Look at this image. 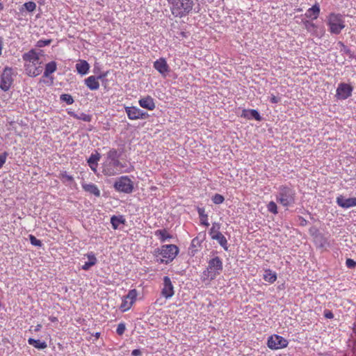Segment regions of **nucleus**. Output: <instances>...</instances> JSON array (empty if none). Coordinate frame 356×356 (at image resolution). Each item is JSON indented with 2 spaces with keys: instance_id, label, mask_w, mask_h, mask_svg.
<instances>
[{
  "instance_id": "53",
  "label": "nucleus",
  "mask_w": 356,
  "mask_h": 356,
  "mask_svg": "<svg viewBox=\"0 0 356 356\" xmlns=\"http://www.w3.org/2000/svg\"><path fill=\"white\" fill-rule=\"evenodd\" d=\"M94 337H95L96 339H99V337H100V332H96L94 334Z\"/></svg>"
},
{
  "instance_id": "31",
  "label": "nucleus",
  "mask_w": 356,
  "mask_h": 356,
  "mask_svg": "<svg viewBox=\"0 0 356 356\" xmlns=\"http://www.w3.org/2000/svg\"><path fill=\"white\" fill-rule=\"evenodd\" d=\"M111 223L114 229H118L120 225L125 223V219L123 216H113L111 218Z\"/></svg>"
},
{
  "instance_id": "30",
  "label": "nucleus",
  "mask_w": 356,
  "mask_h": 356,
  "mask_svg": "<svg viewBox=\"0 0 356 356\" xmlns=\"http://www.w3.org/2000/svg\"><path fill=\"white\" fill-rule=\"evenodd\" d=\"M263 279L266 281V282H268L269 283H273L276 281L277 280V274L275 272L270 270V269H266L264 271V275H263Z\"/></svg>"
},
{
  "instance_id": "52",
  "label": "nucleus",
  "mask_w": 356,
  "mask_h": 356,
  "mask_svg": "<svg viewBox=\"0 0 356 356\" xmlns=\"http://www.w3.org/2000/svg\"><path fill=\"white\" fill-rule=\"evenodd\" d=\"M49 320H50L51 322H56V321H57V318H56V317H50V318H49Z\"/></svg>"
},
{
  "instance_id": "42",
  "label": "nucleus",
  "mask_w": 356,
  "mask_h": 356,
  "mask_svg": "<svg viewBox=\"0 0 356 356\" xmlns=\"http://www.w3.org/2000/svg\"><path fill=\"white\" fill-rule=\"evenodd\" d=\"M60 178L63 182H70L73 181L72 176L68 175L66 172H63L60 174Z\"/></svg>"
},
{
  "instance_id": "5",
  "label": "nucleus",
  "mask_w": 356,
  "mask_h": 356,
  "mask_svg": "<svg viewBox=\"0 0 356 356\" xmlns=\"http://www.w3.org/2000/svg\"><path fill=\"white\" fill-rule=\"evenodd\" d=\"M222 261L219 257H215L208 262L207 268L204 270L203 276L209 280H214L222 270Z\"/></svg>"
},
{
  "instance_id": "17",
  "label": "nucleus",
  "mask_w": 356,
  "mask_h": 356,
  "mask_svg": "<svg viewBox=\"0 0 356 356\" xmlns=\"http://www.w3.org/2000/svg\"><path fill=\"white\" fill-rule=\"evenodd\" d=\"M106 76V74H100L98 76H90L84 81L86 86L91 90H96L99 88L98 79H102Z\"/></svg>"
},
{
  "instance_id": "11",
  "label": "nucleus",
  "mask_w": 356,
  "mask_h": 356,
  "mask_svg": "<svg viewBox=\"0 0 356 356\" xmlns=\"http://www.w3.org/2000/svg\"><path fill=\"white\" fill-rule=\"evenodd\" d=\"M353 88L348 83H340L336 90V97L340 100H345L352 95Z\"/></svg>"
},
{
  "instance_id": "18",
  "label": "nucleus",
  "mask_w": 356,
  "mask_h": 356,
  "mask_svg": "<svg viewBox=\"0 0 356 356\" xmlns=\"http://www.w3.org/2000/svg\"><path fill=\"white\" fill-rule=\"evenodd\" d=\"M337 204L344 209H348L356 206V197L345 198L342 195L337 197Z\"/></svg>"
},
{
  "instance_id": "51",
  "label": "nucleus",
  "mask_w": 356,
  "mask_h": 356,
  "mask_svg": "<svg viewBox=\"0 0 356 356\" xmlns=\"http://www.w3.org/2000/svg\"><path fill=\"white\" fill-rule=\"evenodd\" d=\"M339 44H341V46H343V47L344 48V51L345 52H346V53L349 52V49H347L342 42H340Z\"/></svg>"
},
{
  "instance_id": "49",
  "label": "nucleus",
  "mask_w": 356,
  "mask_h": 356,
  "mask_svg": "<svg viewBox=\"0 0 356 356\" xmlns=\"http://www.w3.org/2000/svg\"><path fill=\"white\" fill-rule=\"evenodd\" d=\"M132 356H140L141 355V351L139 349H134L131 352Z\"/></svg>"
},
{
  "instance_id": "33",
  "label": "nucleus",
  "mask_w": 356,
  "mask_h": 356,
  "mask_svg": "<svg viewBox=\"0 0 356 356\" xmlns=\"http://www.w3.org/2000/svg\"><path fill=\"white\" fill-rule=\"evenodd\" d=\"M212 239L216 240L220 244V245L225 250H228L227 241L222 233L218 234L217 235H214L213 236H212Z\"/></svg>"
},
{
  "instance_id": "20",
  "label": "nucleus",
  "mask_w": 356,
  "mask_h": 356,
  "mask_svg": "<svg viewBox=\"0 0 356 356\" xmlns=\"http://www.w3.org/2000/svg\"><path fill=\"white\" fill-rule=\"evenodd\" d=\"M138 104L140 107L149 111H153L156 107L154 99L149 95L140 98Z\"/></svg>"
},
{
  "instance_id": "24",
  "label": "nucleus",
  "mask_w": 356,
  "mask_h": 356,
  "mask_svg": "<svg viewBox=\"0 0 356 356\" xmlns=\"http://www.w3.org/2000/svg\"><path fill=\"white\" fill-rule=\"evenodd\" d=\"M88 258V261H86L81 266L83 270H88L92 266H95L97 259L92 252H90L85 255Z\"/></svg>"
},
{
  "instance_id": "28",
  "label": "nucleus",
  "mask_w": 356,
  "mask_h": 356,
  "mask_svg": "<svg viewBox=\"0 0 356 356\" xmlns=\"http://www.w3.org/2000/svg\"><path fill=\"white\" fill-rule=\"evenodd\" d=\"M320 13V7L318 3L314 4L312 8H309L305 13V16L307 18H312L316 19L318 18Z\"/></svg>"
},
{
  "instance_id": "25",
  "label": "nucleus",
  "mask_w": 356,
  "mask_h": 356,
  "mask_svg": "<svg viewBox=\"0 0 356 356\" xmlns=\"http://www.w3.org/2000/svg\"><path fill=\"white\" fill-rule=\"evenodd\" d=\"M25 70L29 76L35 77L41 74L42 68L40 66L33 65L31 64L25 65Z\"/></svg>"
},
{
  "instance_id": "29",
  "label": "nucleus",
  "mask_w": 356,
  "mask_h": 356,
  "mask_svg": "<svg viewBox=\"0 0 356 356\" xmlns=\"http://www.w3.org/2000/svg\"><path fill=\"white\" fill-rule=\"evenodd\" d=\"M155 236L159 238L161 242L163 243L167 241H169L172 238V235H170L166 229H158L154 233Z\"/></svg>"
},
{
  "instance_id": "41",
  "label": "nucleus",
  "mask_w": 356,
  "mask_h": 356,
  "mask_svg": "<svg viewBox=\"0 0 356 356\" xmlns=\"http://www.w3.org/2000/svg\"><path fill=\"white\" fill-rule=\"evenodd\" d=\"M225 200L224 197L220 194H215L212 197V201L216 204H222Z\"/></svg>"
},
{
  "instance_id": "32",
  "label": "nucleus",
  "mask_w": 356,
  "mask_h": 356,
  "mask_svg": "<svg viewBox=\"0 0 356 356\" xmlns=\"http://www.w3.org/2000/svg\"><path fill=\"white\" fill-rule=\"evenodd\" d=\"M28 343L39 350H43L47 347L45 341H41L39 339H34L33 338H29L28 339Z\"/></svg>"
},
{
  "instance_id": "47",
  "label": "nucleus",
  "mask_w": 356,
  "mask_h": 356,
  "mask_svg": "<svg viewBox=\"0 0 356 356\" xmlns=\"http://www.w3.org/2000/svg\"><path fill=\"white\" fill-rule=\"evenodd\" d=\"M324 316L326 318H328V319H332L334 318V314H332V312L330 311V310H328V309H325L324 311Z\"/></svg>"
},
{
  "instance_id": "4",
  "label": "nucleus",
  "mask_w": 356,
  "mask_h": 356,
  "mask_svg": "<svg viewBox=\"0 0 356 356\" xmlns=\"http://www.w3.org/2000/svg\"><path fill=\"white\" fill-rule=\"evenodd\" d=\"M179 251L178 247L175 245H163L155 251L158 254L161 256V258L157 259L156 260L160 263L168 264L175 259Z\"/></svg>"
},
{
  "instance_id": "13",
  "label": "nucleus",
  "mask_w": 356,
  "mask_h": 356,
  "mask_svg": "<svg viewBox=\"0 0 356 356\" xmlns=\"http://www.w3.org/2000/svg\"><path fill=\"white\" fill-rule=\"evenodd\" d=\"M163 280V283L161 289V295L166 299H169L174 296V286L169 277L165 276Z\"/></svg>"
},
{
  "instance_id": "54",
  "label": "nucleus",
  "mask_w": 356,
  "mask_h": 356,
  "mask_svg": "<svg viewBox=\"0 0 356 356\" xmlns=\"http://www.w3.org/2000/svg\"><path fill=\"white\" fill-rule=\"evenodd\" d=\"M3 9V3H0V10H2Z\"/></svg>"
},
{
  "instance_id": "45",
  "label": "nucleus",
  "mask_w": 356,
  "mask_h": 356,
  "mask_svg": "<svg viewBox=\"0 0 356 356\" xmlns=\"http://www.w3.org/2000/svg\"><path fill=\"white\" fill-rule=\"evenodd\" d=\"M8 156V154L7 152H4L0 155V169L6 163Z\"/></svg>"
},
{
  "instance_id": "9",
  "label": "nucleus",
  "mask_w": 356,
  "mask_h": 356,
  "mask_svg": "<svg viewBox=\"0 0 356 356\" xmlns=\"http://www.w3.org/2000/svg\"><path fill=\"white\" fill-rule=\"evenodd\" d=\"M138 296V291L136 289H131L129 291L127 296H124L122 300V303L120 309L122 312H124L128 311L136 300Z\"/></svg>"
},
{
  "instance_id": "6",
  "label": "nucleus",
  "mask_w": 356,
  "mask_h": 356,
  "mask_svg": "<svg viewBox=\"0 0 356 356\" xmlns=\"http://www.w3.org/2000/svg\"><path fill=\"white\" fill-rule=\"evenodd\" d=\"M327 25L331 33L339 34L341 30L345 27L342 15L331 13L327 19Z\"/></svg>"
},
{
  "instance_id": "38",
  "label": "nucleus",
  "mask_w": 356,
  "mask_h": 356,
  "mask_svg": "<svg viewBox=\"0 0 356 356\" xmlns=\"http://www.w3.org/2000/svg\"><path fill=\"white\" fill-rule=\"evenodd\" d=\"M267 210L273 214H277L278 213L277 206L276 203L273 201H270L266 206Z\"/></svg>"
},
{
  "instance_id": "2",
  "label": "nucleus",
  "mask_w": 356,
  "mask_h": 356,
  "mask_svg": "<svg viewBox=\"0 0 356 356\" xmlns=\"http://www.w3.org/2000/svg\"><path fill=\"white\" fill-rule=\"evenodd\" d=\"M275 199L284 207H293L296 201V191L291 186H280L275 194Z\"/></svg>"
},
{
  "instance_id": "43",
  "label": "nucleus",
  "mask_w": 356,
  "mask_h": 356,
  "mask_svg": "<svg viewBox=\"0 0 356 356\" xmlns=\"http://www.w3.org/2000/svg\"><path fill=\"white\" fill-rule=\"evenodd\" d=\"M51 40H39L37 42L36 46L38 47H44L51 44Z\"/></svg>"
},
{
  "instance_id": "46",
  "label": "nucleus",
  "mask_w": 356,
  "mask_h": 356,
  "mask_svg": "<svg viewBox=\"0 0 356 356\" xmlns=\"http://www.w3.org/2000/svg\"><path fill=\"white\" fill-rule=\"evenodd\" d=\"M346 265L348 268H355L356 267V261L352 259H347Z\"/></svg>"
},
{
  "instance_id": "3",
  "label": "nucleus",
  "mask_w": 356,
  "mask_h": 356,
  "mask_svg": "<svg viewBox=\"0 0 356 356\" xmlns=\"http://www.w3.org/2000/svg\"><path fill=\"white\" fill-rule=\"evenodd\" d=\"M172 14L176 17H184L191 13L193 0H167Z\"/></svg>"
},
{
  "instance_id": "7",
  "label": "nucleus",
  "mask_w": 356,
  "mask_h": 356,
  "mask_svg": "<svg viewBox=\"0 0 356 356\" xmlns=\"http://www.w3.org/2000/svg\"><path fill=\"white\" fill-rule=\"evenodd\" d=\"M113 187L118 192L129 194L134 191V184L128 176L124 175L115 181Z\"/></svg>"
},
{
  "instance_id": "36",
  "label": "nucleus",
  "mask_w": 356,
  "mask_h": 356,
  "mask_svg": "<svg viewBox=\"0 0 356 356\" xmlns=\"http://www.w3.org/2000/svg\"><path fill=\"white\" fill-rule=\"evenodd\" d=\"M220 223H218V222H213L212 224V227H211V228L210 229V231H209V235H210L211 238H212V236H213L214 235H217V234L221 233L220 232Z\"/></svg>"
},
{
  "instance_id": "37",
  "label": "nucleus",
  "mask_w": 356,
  "mask_h": 356,
  "mask_svg": "<svg viewBox=\"0 0 356 356\" xmlns=\"http://www.w3.org/2000/svg\"><path fill=\"white\" fill-rule=\"evenodd\" d=\"M62 102H65L67 105H71L74 103V99L70 94H62L60 97Z\"/></svg>"
},
{
  "instance_id": "27",
  "label": "nucleus",
  "mask_w": 356,
  "mask_h": 356,
  "mask_svg": "<svg viewBox=\"0 0 356 356\" xmlns=\"http://www.w3.org/2000/svg\"><path fill=\"white\" fill-rule=\"evenodd\" d=\"M242 116L247 118L248 120L254 119L257 121H261L262 119L259 113L254 109H244L243 111Z\"/></svg>"
},
{
  "instance_id": "44",
  "label": "nucleus",
  "mask_w": 356,
  "mask_h": 356,
  "mask_svg": "<svg viewBox=\"0 0 356 356\" xmlns=\"http://www.w3.org/2000/svg\"><path fill=\"white\" fill-rule=\"evenodd\" d=\"M126 330V326L124 323H120L118 325V327L116 329V333L118 335H122Z\"/></svg>"
},
{
  "instance_id": "14",
  "label": "nucleus",
  "mask_w": 356,
  "mask_h": 356,
  "mask_svg": "<svg viewBox=\"0 0 356 356\" xmlns=\"http://www.w3.org/2000/svg\"><path fill=\"white\" fill-rule=\"evenodd\" d=\"M303 24L306 30L312 35L318 38L324 35L325 30L323 28H318L317 25L309 20L305 21Z\"/></svg>"
},
{
  "instance_id": "26",
  "label": "nucleus",
  "mask_w": 356,
  "mask_h": 356,
  "mask_svg": "<svg viewBox=\"0 0 356 356\" xmlns=\"http://www.w3.org/2000/svg\"><path fill=\"white\" fill-rule=\"evenodd\" d=\"M76 70L78 74L81 75H86L88 73L90 70L89 63L85 60H79L76 64Z\"/></svg>"
},
{
  "instance_id": "23",
  "label": "nucleus",
  "mask_w": 356,
  "mask_h": 356,
  "mask_svg": "<svg viewBox=\"0 0 356 356\" xmlns=\"http://www.w3.org/2000/svg\"><path fill=\"white\" fill-rule=\"evenodd\" d=\"M57 70V64L55 61H51L45 65L43 76L46 78H50L51 83H53V77L50 75L56 72Z\"/></svg>"
},
{
  "instance_id": "8",
  "label": "nucleus",
  "mask_w": 356,
  "mask_h": 356,
  "mask_svg": "<svg viewBox=\"0 0 356 356\" xmlns=\"http://www.w3.org/2000/svg\"><path fill=\"white\" fill-rule=\"evenodd\" d=\"M13 82V69L6 67L0 76V88L3 91H8Z\"/></svg>"
},
{
  "instance_id": "48",
  "label": "nucleus",
  "mask_w": 356,
  "mask_h": 356,
  "mask_svg": "<svg viewBox=\"0 0 356 356\" xmlns=\"http://www.w3.org/2000/svg\"><path fill=\"white\" fill-rule=\"evenodd\" d=\"M270 102L273 104H277L280 102V98L275 96L274 95H271L270 97Z\"/></svg>"
},
{
  "instance_id": "15",
  "label": "nucleus",
  "mask_w": 356,
  "mask_h": 356,
  "mask_svg": "<svg viewBox=\"0 0 356 356\" xmlns=\"http://www.w3.org/2000/svg\"><path fill=\"white\" fill-rule=\"evenodd\" d=\"M312 236L314 237V241L318 248H323L330 247V245L327 238L318 230H315V232L312 233Z\"/></svg>"
},
{
  "instance_id": "10",
  "label": "nucleus",
  "mask_w": 356,
  "mask_h": 356,
  "mask_svg": "<svg viewBox=\"0 0 356 356\" xmlns=\"http://www.w3.org/2000/svg\"><path fill=\"white\" fill-rule=\"evenodd\" d=\"M288 341L282 336L274 334L268 337L267 345L270 349L278 350L286 348L288 346Z\"/></svg>"
},
{
  "instance_id": "12",
  "label": "nucleus",
  "mask_w": 356,
  "mask_h": 356,
  "mask_svg": "<svg viewBox=\"0 0 356 356\" xmlns=\"http://www.w3.org/2000/svg\"><path fill=\"white\" fill-rule=\"evenodd\" d=\"M124 109L129 119L131 120L145 119L149 116L146 112L136 106H126Z\"/></svg>"
},
{
  "instance_id": "1",
  "label": "nucleus",
  "mask_w": 356,
  "mask_h": 356,
  "mask_svg": "<svg viewBox=\"0 0 356 356\" xmlns=\"http://www.w3.org/2000/svg\"><path fill=\"white\" fill-rule=\"evenodd\" d=\"M124 167L123 164L119 160V154L115 149H111L106 154V160L102 163V173L107 177H113L119 175L123 172L121 169Z\"/></svg>"
},
{
  "instance_id": "21",
  "label": "nucleus",
  "mask_w": 356,
  "mask_h": 356,
  "mask_svg": "<svg viewBox=\"0 0 356 356\" xmlns=\"http://www.w3.org/2000/svg\"><path fill=\"white\" fill-rule=\"evenodd\" d=\"M101 159L99 153L96 152L95 154H92L90 157L87 159V163L90 169L96 173L97 171L98 162Z\"/></svg>"
},
{
  "instance_id": "39",
  "label": "nucleus",
  "mask_w": 356,
  "mask_h": 356,
  "mask_svg": "<svg viewBox=\"0 0 356 356\" xmlns=\"http://www.w3.org/2000/svg\"><path fill=\"white\" fill-rule=\"evenodd\" d=\"M23 7L28 11V12H33L36 8V3L33 1H29L24 3Z\"/></svg>"
},
{
  "instance_id": "40",
  "label": "nucleus",
  "mask_w": 356,
  "mask_h": 356,
  "mask_svg": "<svg viewBox=\"0 0 356 356\" xmlns=\"http://www.w3.org/2000/svg\"><path fill=\"white\" fill-rule=\"evenodd\" d=\"M29 240H30L31 245L36 246V247H41L42 245L41 241L38 239L33 235L30 234L29 236Z\"/></svg>"
},
{
  "instance_id": "50",
  "label": "nucleus",
  "mask_w": 356,
  "mask_h": 356,
  "mask_svg": "<svg viewBox=\"0 0 356 356\" xmlns=\"http://www.w3.org/2000/svg\"><path fill=\"white\" fill-rule=\"evenodd\" d=\"M41 327H42V325L41 324H38L35 328H34V331L35 332H38L41 330Z\"/></svg>"
},
{
  "instance_id": "34",
  "label": "nucleus",
  "mask_w": 356,
  "mask_h": 356,
  "mask_svg": "<svg viewBox=\"0 0 356 356\" xmlns=\"http://www.w3.org/2000/svg\"><path fill=\"white\" fill-rule=\"evenodd\" d=\"M201 224L205 227H208L209 223L208 222V216L205 213V209L203 207H197V209Z\"/></svg>"
},
{
  "instance_id": "22",
  "label": "nucleus",
  "mask_w": 356,
  "mask_h": 356,
  "mask_svg": "<svg viewBox=\"0 0 356 356\" xmlns=\"http://www.w3.org/2000/svg\"><path fill=\"white\" fill-rule=\"evenodd\" d=\"M82 188L86 192H87L91 195H93L97 197H99L101 195L99 189L95 184L83 183V184H82Z\"/></svg>"
},
{
  "instance_id": "19",
  "label": "nucleus",
  "mask_w": 356,
  "mask_h": 356,
  "mask_svg": "<svg viewBox=\"0 0 356 356\" xmlns=\"http://www.w3.org/2000/svg\"><path fill=\"white\" fill-rule=\"evenodd\" d=\"M22 58L24 60L31 63L33 65H37L39 63L40 56L35 49H31L25 53Z\"/></svg>"
},
{
  "instance_id": "35",
  "label": "nucleus",
  "mask_w": 356,
  "mask_h": 356,
  "mask_svg": "<svg viewBox=\"0 0 356 356\" xmlns=\"http://www.w3.org/2000/svg\"><path fill=\"white\" fill-rule=\"evenodd\" d=\"M70 115L75 119L81 120L84 122H90L91 116L84 113H81L79 114L75 113L74 112L70 113Z\"/></svg>"
},
{
  "instance_id": "16",
  "label": "nucleus",
  "mask_w": 356,
  "mask_h": 356,
  "mask_svg": "<svg viewBox=\"0 0 356 356\" xmlns=\"http://www.w3.org/2000/svg\"><path fill=\"white\" fill-rule=\"evenodd\" d=\"M153 66L164 77L166 76L170 71V67L163 58L155 60Z\"/></svg>"
}]
</instances>
